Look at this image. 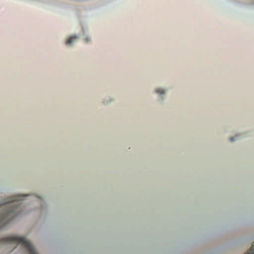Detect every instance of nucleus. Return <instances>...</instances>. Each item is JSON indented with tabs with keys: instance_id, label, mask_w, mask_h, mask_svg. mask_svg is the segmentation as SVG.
Instances as JSON below:
<instances>
[{
	"instance_id": "1",
	"label": "nucleus",
	"mask_w": 254,
	"mask_h": 254,
	"mask_svg": "<svg viewBox=\"0 0 254 254\" xmlns=\"http://www.w3.org/2000/svg\"><path fill=\"white\" fill-rule=\"evenodd\" d=\"M24 196H9L5 199L3 204H1L0 229L21 213V206L19 201L23 200Z\"/></svg>"
},
{
	"instance_id": "2",
	"label": "nucleus",
	"mask_w": 254,
	"mask_h": 254,
	"mask_svg": "<svg viewBox=\"0 0 254 254\" xmlns=\"http://www.w3.org/2000/svg\"><path fill=\"white\" fill-rule=\"evenodd\" d=\"M2 242L8 244L20 245L26 249L29 254H38L32 245L25 237L7 236L1 239Z\"/></svg>"
},
{
	"instance_id": "3",
	"label": "nucleus",
	"mask_w": 254,
	"mask_h": 254,
	"mask_svg": "<svg viewBox=\"0 0 254 254\" xmlns=\"http://www.w3.org/2000/svg\"><path fill=\"white\" fill-rule=\"evenodd\" d=\"M77 39V37L76 36H72L69 38L68 39L66 40V45H70L73 43L74 40H75Z\"/></svg>"
},
{
	"instance_id": "4",
	"label": "nucleus",
	"mask_w": 254,
	"mask_h": 254,
	"mask_svg": "<svg viewBox=\"0 0 254 254\" xmlns=\"http://www.w3.org/2000/svg\"><path fill=\"white\" fill-rule=\"evenodd\" d=\"M156 93L160 94H164L165 93V90L161 89V88H158L155 90Z\"/></svg>"
},
{
	"instance_id": "5",
	"label": "nucleus",
	"mask_w": 254,
	"mask_h": 254,
	"mask_svg": "<svg viewBox=\"0 0 254 254\" xmlns=\"http://www.w3.org/2000/svg\"><path fill=\"white\" fill-rule=\"evenodd\" d=\"M246 254H254V243L252 245V249L250 250L249 252Z\"/></svg>"
},
{
	"instance_id": "6",
	"label": "nucleus",
	"mask_w": 254,
	"mask_h": 254,
	"mask_svg": "<svg viewBox=\"0 0 254 254\" xmlns=\"http://www.w3.org/2000/svg\"><path fill=\"white\" fill-rule=\"evenodd\" d=\"M230 141H231V142H233V141H234L235 140H234V137H231L230 138Z\"/></svg>"
},
{
	"instance_id": "7",
	"label": "nucleus",
	"mask_w": 254,
	"mask_h": 254,
	"mask_svg": "<svg viewBox=\"0 0 254 254\" xmlns=\"http://www.w3.org/2000/svg\"><path fill=\"white\" fill-rule=\"evenodd\" d=\"M88 41H89L88 38L86 39V42H88Z\"/></svg>"
}]
</instances>
